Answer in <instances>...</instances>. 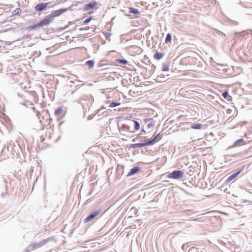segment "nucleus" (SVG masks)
Returning <instances> with one entry per match:
<instances>
[{"mask_svg": "<svg viewBox=\"0 0 252 252\" xmlns=\"http://www.w3.org/2000/svg\"><path fill=\"white\" fill-rule=\"evenodd\" d=\"M51 240H52V239L48 238L46 239L43 240L39 242L32 243L29 245L28 249L29 251L36 250L46 245Z\"/></svg>", "mask_w": 252, "mask_h": 252, "instance_id": "obj_1", "label": "nucleus"}, {"mask_svg": "<svg viewBox=\"0 0 252 252\" xmlns=\"http://www.w3.org/2000/svg\"><path fill=\"white\" fill-rule=\"evenodd\" d=\"M184 175V171L183 170H174L167 175L168 178L179 180L182 178Z\"/></svg>", "mask_w": 252, "mask_h": 252, "instance_id": "obj_2", "label": "nucleus"}, {"mask_svg": "<svg viewBox=\"0 0 252 252\" xmlns=\"http://www.w3.org/2000/svg\"><path fill=\"white\" fill-rule=\"evenodd\" d=\"M51 23V20H49L48 18H44L43 20L41 21L38 24L31 25L29 27V29L30 30H35V29L42 27L44 26H47Z\"/></svg>", "mask_w": 252, "mask_h": 252, "instance_id": "obj_3", "label": "nucleus"}, {"mask_svg": "<svg viewBox=\"0 0 252 252\" xmlns=\"http://www.w3.org/2000/svg\"><path fill=\"white\" fill-rule=\"evenodd\" d=\"M63 113V109L62 106L56 109V110L55 111V112H54V115H55L56 118L57 119V120H58V121L59 122V127H60L62 126V125L63 124V121L60 122V120H61V119L62 118V114Z\"/></svg>", "mask_w": 252, "mask_h": 252, "instance_id": "obj_4", "label": "nucleus"}, {"mask_svg": "<svg viewBox=\"0 0 252 252\" xmlns=\"http://www.w3.org/2000/svg\"><path fill=\"white\" fill-rule=\"evenodd\" d=\"M63 13V8H60L57 10L53 11L51 14L46 16L45 18H48L51 20V22L53 20L54 18L61 15Z\"/></svg>", "mask_w": 252, "mask_h": 252, "instance_id": "obj_5", "label": "nucleus"}, {"mask_svg": "<svg viewBox=\"0 0 252 252\" xmlns=\"http://www.w3.org/2000/svg\"><path fill=\"white\" fill-rule=\"evenodd\" d=\"M100 213V211H96L92 212L84 220V222L87 223L89 221L94 219L95 217L98 216Z\"/></svg>", "mask_w": 252, "mask_h": 252, "instance_id": "obj_6", "label": "nucleus"}, {"mask_svg": "<svg viewBox=\"0 0 252 252\" xmlns=\"http://www.w3.org/2000/svg\"><path fill=\"white\" fill-rule=\"evenodd\" d=\"M150 146L148 141H144L143 143H135L130 145V148L135 149L137 148H141L145 146Z\"/></svg>", "mask_w": 252, "mask_h": 252, "instance_id": "obj_7", "label": "nucleus"}, {"mask_svg": "<svg viewBox=\"0 0 252 252\" xmlns=\"http://www.w3.org/2000/svg\"><path fill=\"white\" fill-rule=\"evenodd\" d=\"M162 134H161V133H159L152 139L148 140V141L150 146L154 145L158 141L160 140L162 138Z\"/></svg>", "mask_w": 252, "mask_h": 252, "instance_id": "obj_8", "label": "nucleus"}, {"mask_svg": "<svg viewBox=\"0 0 252 252\" xmlns=\"http://www.w3.org/2000/svg\"><path fill=\"white\" fill-rule=\"evenodd\" d=\"M97 5V3L95 1H92L89 3L86 4L84 6V11H88L90 9L95 8V6Z\"/></svg>", "mask_w": 252, "mask_h": 252, "instance_id": "obj_9", "label": "nucleus"}, {"mask_svg": "<svg viewBox=\"0 0 252 252\" xmlns=\"http://www.w3.org/2000/svg\"><path fill=\"white\" fill-rule=\"evenodd\" d=\"M244 168V167H243V168L238 171L232 174L230 176L228 177V178L226 180V182L229 183L234 180L235 178H236L238 175L243 170Z\"/></svg>", "mask_w": 252, "mask_h": 252, "instance_id": "obj_10", "label": "nucleus"}, {"mask_svg": "<svg viewBox=\"0 0 252 252\" xmlns=\"http://www.w3.org/2000/svg\"><path fill=\"white\" fill-rule=\"evenodd\" d=\"M49 3H40L35 6V9L37 11H41L48 5Z\"/></svg>", "mask_w": 252, "mask_h": 252, "instance_id": "obj_11", "label": "nucleus"}, {"mask_svg": "<svg viewBox=\"0 0 252 252\" xmlns=\"http://www.w3.org/2000/svg\"><path fill=\"white\" fill-rule=\"evenodd\" d=\"M130 125L133 126L134 127L132 128L133 130H138L140 129V123L136 121H131L130 122Z\"/></svg>", "mask_w": 252, "mask_h": 252, "instance_id": "obj_12", "label": "nucleus"}, {"mask_svg": "<svg viewBox=\"0 0 252 252\" xmlns=\"http://www.w3.org/2000/svg\"><path fill=\"white\" fill-rule=\"evenodd\" d=\"M132 126L130 125V122L129 123V125L124 124L123 128H124V130H126V132L128 133H134V130H133Z\"/></svg>", "mask_w": 252, "mask_h": 252, "instance_id": "obj_13", "label": "nucleus"}, {"mask_svg": "<svg viewBox=\"0 0 252 252\" xmlns=\"http://www.w3.org/2000/svg\"><path fill=\"white\" fill-rule=\"evenodd\" d=\"M140 168L138 166H134L132 168H131L130 171H129L127 176H130L131 175H133L134 174H135L137 173L139 171H140Z\"/></svg>", "mask_w": 252, "mask_h": 252, "instance_id": "obj_14", "label": "nucleus"}, {"mask_svg": "<svg viewBox=\"0 0 252 252\" xmlns=\"http://www.w3.org/2000/svg\"><path fill=\"white\" fill-rule=\"evenodd\" d=\"M74 23H73L71 22H68V25L65 26H64L63 29L64 31H65V32H67L71 30H74V27H75L74 26Z\"/></svg>", "mask_w": 252, "mask_h": 252, "instance_id": "obj_15", "label": "nucleus"}, {"mask_svg": "<svg viewBox=\"0 0 252 252\" xmlns=\"http://www.w3.org/2000/svg\"><path fill=\"white\" fill-rule=\"evenodd\" d=\"M169 62H165L162 64V71H167L169 70Z\"/></svg>", "mask_w": 252, "mask_h": 252, "instance_id": "obj_16", "label": "nucleus"}, {"mask_svg": "<svg viewBox=\"0 0 252 252\" xmlns=\"http://www.w3.org/2000/svg\"><path fill=\"white\" fill-rule=\"evenodd\" d=\"M164 56V54L163 53H159L157 52L154 55V57L156 60H160Z\"/></svg>", "mask_w": 252, "mask_h": 252, "instance_id": "obj_17", "label": "nucleus"}, {"mask_svg": "<svg viewBox=\"0 0 252 252\" xmlns=\"http://www.w3.org/2000/svg\"><path fill=\"white\" fill-rule=\"evenodd\" d=\"M128 9L129 13H132L134 14H138L140 13V12L138 9L133 7H129Z\"/></svg>", "mask_w": 252, "mask_h": 252, "instance_id": "obj_18", "label": "nucleus"}, {"mask_svg": "<svg viewBox=\"0 0 252 252\" xmlns=\"http://www.w3.org/2000/svg\"><path fill=\"white\" fill-rule=\"evenodd\" d=\"M203 126L200 124H193L191 125L190 127L192 129H200Z\"/></svg>", "mask_w": 252, "mask_h": 252, "instance_id": "obj_19", "label": "nucleus"}, {"mask_svg": "<svg viewBox=\"0 0 252 252\" xmlns=\"http://www.w3.org/2000/svg\"><path fill=\"white\" fill-rule=\"evenodd\" d=\"M94 62L93 60H89L86 62V65H88L89 68H91L93 67Z\"/></svg>", "mask_w": 252, "mask_h": 252, "instance_id": "obj_20", "label": "nucleus"}, {"mask_svg": "<svg viewBox=\"0 0 252 252\" xmlns=\"http://www.w3.org/2000/svg\"><path fill=\"white\" fill-rule=\"evenodd\" d=\"M121 104L120 102L113 101L109 105V107L110 108H113L118 106H119Z\"/></svg>", "mask_w": 252, "mask_h": 252, "instance_id": "obj_21", "label": "nucleus"}, {"mask_svg": "<svg viewBox=\"0 0 252 252\" xmlns=\"http://www.w3.org/2000/svg\"><path fill=\"white\" fill-rule=\"evenodd\" d=\"M244 141V139L243 138L239 139L236 140L232 146L233 147H235L238 146V144L240 143H242Z\"/></svg>", "mask_w": 252, "mask_h": 252, "instance_id": "obj_22", "label": "nucleus"}, {"mask_svg": "<svg viewBox=\"0 0 252 252\" xmlns=\"http://www.w3.org/2000/svg\"><path fill=\"white\" fill-rule=\"evenodd\" d=\"M117 62L119 63L123 64H127L128 63V62L125 59H117Z\"/></svg>", "mask_w": 252, "mask_h": 252, "instance_id": "obj_23", "label": "nucleus"}, {"mask_svg": "<svg viewBox=\"0 0 252 252\" xmlns=\"http://www.w3.org/2000/svg\"><path fill=\"white\" fill-rule=\"evenodd\" d=\"M172 39L171 35L170 33H168L165 38V42L168 43V42H170Z\"/></svg>", "mask_w": 252, "mask_h": 252, "instance_id": "obj_24", "label": "nucleus"}, {"mask_svg": "<svg viewBox=\"0 0 252 252\" xmlns=\"http://www.w3.org/2000/svg\"><path fill=\"white\" fill-rule=\"evenodd\" d=\"M92 19H93V17L92 16H91L89 18L86 19L83 22V25H87V24H88L91 21Z\"/></svg>", "mask_w": 252, "mask_h": 252, "instance_id": "obj_25", "label": "nucleus"}, {"mask_svg": "<svg viewBox=\"0 0 252 252\" xmlns=\"http://www.w3.org/2000/svg\"><path fill=\"white\" fill-rule=\"evenodd\" d=\"M21 9L20 8H16L14 11H13V14L14 15H17V14H19L21 13Z\"/></svg>", "mask_w": 252, "mask_h": 252, "instance_id": "obj_26", "label": "nucleus"}, {"mask_svg": "<svg viewBox=\"0 0 252 252\" xmlns=\"http://www.w3.org/2000/svg\"><path fill=\"white\" fill-rule=\"evenodd\" d=\"M222 96L224 98L226 99L228 96H229L228 92L227 91H224L222 94Z\"/></svg>", "mask_w": 252, "mask_h": 252, "instance_id": "obj_27", "label": "nucleus"}, {"mask_svg": "<svg viewBox=\"0 0 252 252\" xmlns=\"http://www.w3.org/2000/svg\"><path fill=\"white\" fill-rule=\"evenodd\" d=\"M120 133L123 135H127V133H128L125 130H120Z\"/></svg>", "mask_w": 252, "mask_h": 252, "instance_id": "obj_28", "label": "nucleus"}, {"mask_svg": "<svg viewBox=\"0 0 252 252\" xmlns=\"http://www.w3.org/2000/svg\"><path fill=\"white\" fill-rule=\"evenodd\" d=\"M82 2L78 1L75 4H73L70 6V7H73L74 6H77L78 4H81Z\"/></svg>", "mask_w": 252, "mask_h": 252, "instance_id": "obj_29", "label": "nucleus"}, {"mask_svg": "<svg viewBox=\"0 0 252 252\" xmlns=\"http://www.w3.org/2000/svg\"><path fill=\"white\" fill-rule=\"evenodd\" d=\"M197 251L198 252H206V250L204 248L198 249Z\"/></svg>", "mask_w": 252, "mask_h": 252, "instance_id": "obj_30", "label": "nucleus"}, {"mask_svg": "<svg viewBox=\"0 0 252 252\" xmlns=\"http://www.w3.org/2000/svg\"><path fill=\"white\" fill-rule=\"evenodd\" d=\"M6 194V192H5V191H3V192H2L1 193L0 196H1V197L2 198H4V197H5V196Z\"/></svg>", "mask_w": 252, "mask_h": 252, "instance_id": "obj_31", "label": "nucleus"}, {"mask_svg": "<svg viewBox=\"0 0 252 252\" xmlns=\"http://www.w3.org/2000/svg\"><path fill=\"white\" fill-rule=\"evenodd\" d=\"M111 35V34L108 32H106L105 33V36L107 39H108L109 37H110Z\"/></svg>", "mask_w": 252, "mask_h": 252, "instance_id": "obj_32", "label": "nucleus"}, {"mask_svg": "<svg viewBox=\"0 0 252 252\" xmlns=\"http://www.w3.org/2000/svg\"><path fill=\"white\" fill-rule=\"evenodd\" d=\"M143 132H144V133H146V132L145 130L144 129V128L143 127L142 128V130L140 131V133L138 135H142Z\"/></svg>", "mask_w": 252, "mask_h": 252, "instance_id": "obj_33", "label": "nucleus"}, {"mask_svg": "<svg viewBox=\"0 0 252 252\" xmlns=\"http://www.w3.org/2000/svg\"><path fill=\"white\" fill-rule=\"evenodd\" d=\"M154 125L152 123H149L148 124L147 126L149 128H150L151 127H154Z\"/></svg>", "mask_w": 252, "mask_h": 252, "instance_id": "obj_34", "label": "nucleus"}, {"mask_svg": "<svg viewBox=\"0 0 252 252\" xmlns=\"http://www.w3.org/2000/svg\"><path fill=\"white\" fill-rule=\"evenodd\" d=\"M139 138V137L137 136L134 138H133L132 140V142H135L136 140H137Z\"/></svg>", "mask_w": 252, "mask_h": 252, "instance_id": "obj_35", "label": "nucleus"}, {"mask_svg": "<svg viewBox=\"0 0 252 252\" xmlns=\"http://www.w3.org/2000/svg\"><path fill=\"white\" fill-rule=\"evenodd\" d=\"M118 129L119 130V131H120V130H124V128H123V125L121 127H118Z\"/></svg>", "mask_w": 252, "mask_h": 252, "instance_id": "obj_36", "label": "nucleus"}, {"mask_svg": "<svg viewBox=\"0 0 252 252\" xmlns=\"http://www.w3.org/2000/svg\"><path fill=\"white\" fill-rule=\"evenodd\" d=\"M182 249H183V250H185V249L187 248V247H186V244H183V246H182Z\"/></svg>", "mask_w": 252, "mask_h": 252, "instance_id": "obj_37", "label": "nucleus"}, {"mask_svg": "<svg viewBox=\"0 0 252 252\" xmlns=\"http://www.w3.org/2000/svg\"><path fill=\"white\" fill-rule=\"evenodd\" d=\"M217 32L218 33H220L224 35V36L225 35L224 33L222 32H220V31L217 30Z\"/></svg>", "mask_w": 252, "mask_h": 252, "instance_id": "obj_38", "label": "nucleus"}, {"mask_svg": "<svg viewBox=\"0 0 252 252\" xmlns=\"http://www.w3.org/2000/svg\"><path fill=\"white\" fill-rule=\"evenodd\" d=\"M40 115V113L39 111H37L36 112V116L39 118V116Z\"/></svg>", "mask_w": 252, "mask_h": 252, "instance_id": "obj_39", "label": "nucleus"}, {"mask_svg": "<svg viewBox=\"0 0 252 252\" xmlns=\"http://www.w3.org/2000/svg\"><path fill=\"white\" fill-rule=\"evenodd\" d=\"M68 83H72L71 81H69L68 79H67L66 80V84H67V85H68Z\"/></svg>", "mask_w": 252, "mask_h": 252, "instance_id": "obj_40", "label": "nucleus"}, {"mask_svg": "<svg viewBox=\"0 0 252 252\" xmlns=\"http://www.w3.org/2000/svg\"><path fill=\"white\" fill-rule=\"evenodd\" d=\"M234 24L236 25H237L238 24V22H236V21H234Z\"/></svg>", "mask_w": 252, "mask_h": 252, "instance_id": "obj_41", "label": "nucleus"}, {"mask_svg": "<svg viewBox=\"0 0 252 252\" xmlns=\"http://www.w3.org/2000/svg\"><path fill=\"white\" fill-rule=\"evenodd\" d=\"M92 13H93V11H91L89 13V14H91Z\"/></svg>", "mask_w": 252, "mask_h": 252, "instance_id": "obj_42", "label": "nucleus"}, {"mask_svg": "<svg viewBox=\"0 0 252 252\" xmlns=\"http://www.w3.org/2000/svg\"><path fill=\"white\" fill-rule=\"evenodd\" d=\"M66 11V9L64 8V10H63L64 12H65Z\"/></svg>", "mask_w": 252, "mask_h": 252, "instance_id": "obj_43", "label": "nucleus"}, {"mask_svg": "<svg viewBox=\"0 0 252 252\" xmlns=\"http://www.w3.org/2000/svg\"><path fill=\"white\" fill-rule=\"evenodd\" d=\"M65 111L64 110V114H63V115H64V116L65 115Z\"/></svg>", "mask_w": 252, "mask_h": 252, "instance_id": "obj_44", "label": "nucleus"}, {"mask_svg": "<svg viewBox=\"0 0 252 252\" xmlns=\"http://www.w3.org/2000/svg\"><path fill=\"white\" fill-rule=\"evenodd\" d=\"M149 119H145V121H149Z\"/></svg>", "mask_w": 252, "mask_h": 252, "instance_id": "obj_45", "label": "nucleus"}, {"mask_svg": "<svg viewBox=\"0 0 252 252\" xmlns=\"http://www.w3.org/2000/svg\"><path fill=\"white\" fill-rule=\"evenodd\" d=\"M1 47V45H0V48Z\"/></svg>", "mask_w": 252, "mask_h": 252, "instance_id": "obj_46", "label": "nucleus"}]
</instances>
